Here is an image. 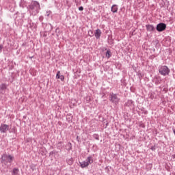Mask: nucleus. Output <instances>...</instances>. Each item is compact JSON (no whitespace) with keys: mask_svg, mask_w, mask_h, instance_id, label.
<instances>
[{"mask_svg":"<svg viewBox=\"0 0 175 175\" xmlns=\"http://www.w3.org/2000/svg\"><path fill=\"white\" fill-rule=\"evenodd\" d=\"M94 163V159H92V157H88L86 159V161L80 162V165L82 169H84V167H87L89 166L90 164Z\"/></svg>","mask_w":175,"mask_h":175,"instance_id":"1","label":"nucleus"},{"mask_svg":"<svg viewBox=\"0 0 175 175\" xmlns=\"http://www.w3.org/2000/svg\"><path fill=\"white\" fill-rule=\"evenodd\" d=\"M159 72L162 76H167L170 73V70L166 66H162L160 67Z\"/></svg>","mask_w":175,"mask_h":175,"instance_id":"2","label":"nucleus"},{"mask_svg":"<svg viewBox=\"0 0 175 175\" xmlns=\"http://www.w3.org/2000/svg\"><path fill=\"white\" fill-rule=\"evenodd\" d=\"M110 100L112 102V103H114V105H117L118 102H120V98L117 97V95L116 94H110Z\"/></svg>","mask_w":175,"mask_h":175,"instance_id":"3","label":"nucleus"},{"mask_svg":"<svg viewBox=\"0 0 175 175\" xmlns=\"http://www.w3.org/2000/svg\"><path fill=\"white\" fill-rule=\"evenodd\" d=\"M166 29V24L165 23H159L157 26V31L159 32H162V31H165Z\"/></svg>","mask_w":175,"mask_h":175,"instance_id":"4","label":"nucleus"},{"mask_svg":"<svg viewBox=\"0 0 175 175\" xmlns=\"http://www.w3.org/2000/svg\"><path fill=\"white\" fill-rule=\"evenodd\" d=\"M2 159H3V161H5L6 159L8 161V162H9L10 163H12L13 162V159H14V157L10 154H9V155L4 154L2 157Z\"/></svg>","mask_w":175,"mask_h":175,"instance_id":"5","label":"nucleus"},{"mask_svg":"<svg viewBox=\"0 0 175 175\" xmlns=\"http://www.w3.org/2000/svg\"><path fill=\"white\" fill-rule=\"evenodd\" d=\"M8 131H9V125H7V124H1V125L0 132L1 133H6Z\"/></svg>","mask_w":175,"mask_h":175,"instance_id":"6","label":"nucleus"},{"mask_svg":"<svg viewBox=\"0 0 175 175\" xmlns=\"http://www.w3.org/2000/svg\"><path fill=\"white\" fill-rule=\"evenodd\" d=\"M39 8H40V5L38 1H33L31 3V5H30V9H32V10L33 9L38 10L39 9Z\"/></svg>","mask_w":175,"mask_h":175,"instance_id":"7","label":"nucleus"},{"mask_svg":"<svg viewBox=\"0 0 175 175\" xmlns=\"http://www.w3.org/2000/svg\"><path fill=\"white\" fill-rule=\"evenodd\" d=\"M56 79H60L62 81L65 80V77L64 75H61V71H58L56 75Z\"/></svg>","mask_w":175,"mask_h":175,"instance_id":"8","label":"nucleus"},{"mask_svg":"<svg viewBox=\"0 0 175 175\" xmlns=\"http://www.w3.org/2000/svg\"><path fill=\"white\" fill-rule=\"evenodd\" d=\"M100 35H102V31H100V29H98L97 30H96L95 37L96 38V39H99V38H100Z\"/></svg>","mask_w":175,"mask_h":175,"instance_id":"9","label":"nucleus"},{"mask_svg":"<svg viewBox=\"0 0 175 175\" xmlns=\"http://www.w3.org/2000/svg\"><path fill=\"white\" fill-rule=\"evenodd\" d=\"M146 29L147 31H148L149 32H152V31H154V26L152 25H146Z\"/></svg>","mask_w":175,"mask_h":175,"instance_id":"10","label":"nucleus"},{"mask_svg":"<svg viewBox=\"0 0 175 175\" xmlns=\"http://www.w3.org/2000/svg\"><path fill=\"white\" fill-rule=\"evenodd\" d=\"M111 12H113V13H117V12H118V7H117V5H112Z\"/></svg>","mask_w":175,"mask_h":175,"instance_id":"11","label":"nucleus"},{"mask_svg":"<svg viewBox=\"0 0 175 175\" xmlns=\"http://www.w3.org/2000/svg\"><path fill=\"white\" fill-rule=\"evenodd\" d=\"M105 55L107 58H110V57H111V52L110 51V50L107 51Z\"/></svg>","mask_w":175,"mask_h":175,"instance_id":"12","label":"nucleus"},{"mask_svg":"<svg viewBox=\"0 0 175 175\" xmlns=\"http://www.w3.org/2000/svg\"><path fill=\"white\" fill-rule=\"evenodd\" d=\"M73 158H70L68 160H67L68 165H73Z\"/></svg>","mask_w":175,"mask_h":175,"instance_id":"13","label":"nucleus"},{"mask_svg":"<svg viewBox=\"0 0 175 175\" xmlns=\"http://www.w3.org/2000/svg\"><path fill=\"white\" fill-rule=\"evenodd\" d=\"M18 172H19V170L18 168H14L12 171V173H13V174L17 175V174H18Z\"/></svg>","mask_w":175,"mask_h":175,"instance_id":"14","label":"nucleus"},{"mask_svg":"<svg viewBox=\"0 0 175 175\" xmlns=\"http://www.w3.org/2000/svg\"><path fill=\"white\" fill-rule=\"evenodd\" d=\"M6 88H7V86H6L5 84H1V85H0V89L2 90H6Z\"/></svg>","mask_w":175,"mask_h":175,"instance_id":"15","label":"nucleus"},{"mask_svg":"<svg viewBox=\"0 0 175 175\" xmlns=\"http://www.w3.org/2000/svg\"><path fill=\"white\" fill-rule=\"evenodd\" d=\"M79 10H80V12H83V10H84V8H83V6H81L79 8Z\"/></svg>","mask_w":175,"mask_h":175,"instance_id":"16","label":"nucleus"},{"mask_svg":"<svg viewBox=\"0 0 175 175\" xmlns=\"http://www.w3.org/2000/svg\"><path fill=\"white\" fill-rule=\"evenodd\" d=\"M2 49H3V46L0 45V53H1V51H2Z\"/></svg>","mask_w":175,"mask_h":175,"instance_id":"17","label":"nucleus"}]
</instances>
